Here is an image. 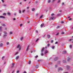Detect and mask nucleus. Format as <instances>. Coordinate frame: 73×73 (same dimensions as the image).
<instances>
[{
    "label": "nucleus",
    "instance_id": "f257e3e1",
    "mask_svg": "<svg viewBox=\"0 0 73 73\" xmlns=\"http://www.w3.org/2000/svg\"><path fill=\"white\" fill-rule=\"evenodd\" d=\"M4 34H5V35H4L3 37H5L7 36V33L5 31L4 32Z\"/></svg>",
    "mask_w": 73,
    "mask_h": 73
},
{
    "label": "nucleus",
    "instance_id": "f03ea898",
    "mask_svg": "<svg viewBox=\"0 0 73 73\" xmlns=\"http://www.w3.org/2000/svg\"><path fill=\"white\" fill-rule=\"evenodd\" d=\"M17 48H19V50H20V49H21V48L20 47V46L19 44L17 45Z\"/></svg>",
    "mask_w": 73,
    "mask_h": 73
},
{
    "label": "nucleus",
    "instance_id": "7ed1b4c3",
    "mask_svg": "<svg viewBox=\"0 0 73 73\" xmlns=\"http://www.w3.org/2000/svg\"><path fill=\"white\" fill-rule=\"evenodd\" d=\"M63 69L62 68H59V69H58V72H59V71H60V70H62Z\"/></svg>",
    "mask_w": 73,
    "mask_h": 73
},
{
    "label": "nucleus",
    "instance_id": "20e7f679",
    "mask_svg": "<svg viewBox=\"0 0 73 73\" xmlns=\"http://www.w3.org/2000/svg\"><path fill=\"white\" fill-rule=\"evenodd\" d=\"M72 41V43H73V40H72V39H69V40H68V41L69 42H70V41Z\"/></svg>",
    "mask_w": 73,
    "mask_h": 73
},
{
    "label": "nucleus",
    "instance_id": "39448f33",
    "mask_svg": "<svg viewBox=\"0 0 73 73\" xmlns=\"http://www.w3.org/2000/svg\"><path fill=\"white\" fill-rule=\"evenodd\" d=\"M44 47L42 48V50L41 51L42 53L43 52V51H44Z\"/></svg>",
    "mask_w": 73,
    "mask_h": 73
},
{
    "label": "nucleus",
    "instance_id": "423d86ee",
    "mask_svg": "<svg viewBox=\"0 0 73 73\" xmlns=\"http://www.w3.org/2000/svg\"><path fill=\"white\" fill-rule=\"evenodd\" d=\"M44 25V23H42L40 27H43Z\"/></svg>",
    "mask_w": 73,
    "mask_h": 73
},
{
    "label": "nucleus",
    "instance_id": "0eeeda50",
    "mask_svg": "<svg viewBox=\"0 0 73 73\" xmlns=\"http://www.w3.org/2000/svg\"><path fill=\"white\" fill-rule=\"evenodd\" d=\"M58 59V58L56 57V58L54 59V61H56Z\"/></svg>",
    "mask_w": 73,
    "mask_h": 73
},
{
    "label": "nucleus",
    "instance_id": "6e6552de",
    "mask_svg": "<svg viewBox=\"0 0 73 73\" xmlns=\"http://www.w3.org/2000/svg\"><path fill=\"white\" fill-rule=\"evenodd\" d=\"M47 36L48 37V38H49L50 37V36L49 35H47Z\"/></svg>",
    "mask_w": 73,
    "mask_h": 73
},
{
    "label": "nucleus",
    "instance_id": "1a4fd4ad",
    "mask_svg": "<svg viewBox=\"0 0 73 73\" xmlns=\"http://www.w3.org/2000/svg\"><path fill=\"white\" fill-rule=\"evenodd\" d=\"M70 60V59L69 58H67V61H69V60Z\"/></svg>",
    "mask_w": 73,
    "mask_h": 73
},
{
    "label": "nucleus",
    "instance_id": "9d476101",
    "mask_svg": "<svg viewBox=\"0 0 73 73\" xmlns=\"http://www.w3.org/2000/svg\"><path fill=\"white\" fill-rule=\"evenodd\" d=\"M7 14L8 15H9V16H10V15H11V13L9 12L7 13Z\"/></svg>",
    "mask_w": 73,
    "mask_h": 73
},
{
    "label": "nucleus",
    "instance_id": "9b49d317",
    "mask_svg": "<svg viewBox=\"0 0 73 73\" xmlns=\"http://www.w3.org/2000/svg\"><path fill=\"white\" fill-rule=\"evenodd\" d=\"M28 49H29V46H27V47L26 49V51H28Z\"/></svg>",
    "mask_w": 73,
    "mask_h": 73
},
{
    "label": "nucleus",
    "instance_id": "f8f14e48",
    "mask_svg": "<svg viewBox=\"0 0 73 73\" xmlns=\"http://www.w3.org/2000/svg\"><path fill=\"white\" fill-rule=\"evenodd\" d=\"M51 19H52V20H53V19H54V17H51Z\"/></svg>",
    "mask_w": 73,
    "mask_h": 73
},
{
    "label": "nucleus",
    "instance_id": "ddd939ff",
    "mask_svg": "<svg viewBox=\"0 0 73 73\" xmlns=\"http://www.w3.org/2000/svg\"><path fill=\"white\" fill-rule=\"evenodd\" d=\"M20 40L21 41H22L23 40V37H22L20 38Z\"/></svg>",
    "mask_w": 73,
    "mask_h": 73
},
{
    "label": "nucleus",
    "instance_id": "4468645a",
    "mask_svg": "<svg viewBox=\"0 0 73 73\" xmlns=\"http://www.w3.org/2000/svg\"><path fill=\"white\" fill-rule=\"evenodd\" d=\"M35 68H38V65H36L35 66Z\"/></svg>",
    "mask_w": 73,
    "mask_h": 73
},
{
    "label": "nucleus",
    "instance_id": "2eb2a0df",
    "mask_svg": "<svg viewBox=\"0 0 73 73\" xmlns=\"http://www.w3.org/2000/svg\"><path fill=\"white\" fill-rule=\"evenodd\" d=\"M69 47L70 48H72V45L70 44V45Z\"/></svg>",
    "mask_w": 73,
    "mask_h": 73
},
{
    "label": "nucleus",
    "instance_id": "dca6fc26",
    "mask_svg": "<svg viewBox=\"0 0 73 73\" xmlns=\"http://www.w3.org/2000/svg\"><path fill=\"white\" fill-rule=\"evenodd\" d=\"M67 69H69V68H70V67L69 66H67Z\"/></svg>",
    "mask_w": 73,
    "mask_h": 73
},
{
    "label": "nucleus",
    "instance_id": "f3484780",
    "mask_svg": "<svg viewBox=\"0 0 73 73\" xmlns=\"http://www.w3.org/2000/svg\"><path fill=\"white\" fill-rule=\"evenodd\" d=\"M0 18H4V19H5V17H4L3 16H0Z\"/></svg>",
    "mask_w": 73,
    "mask_h": 73
},
{
    "label": "nucleus",
    "instance_id": "a211bd4d",
    "mask_svg": "<svg viewBox=\"0 0 73 73\" xmlns=\"http://www.w3.org/2000/svg\"><path fill=\"white\" fill-rule=\"evenodd\" d=\"M63 53H64V54L66 53V51H63Z\"/></svg>",
    "mask_w": 73,
    "mask_h": 73
},
{
    "label": "nucleus",
    "instance_id": "6ab92c4d",
    "mask_svg": "<svg viewBox=\"0 0 73 73\" xmlns=\"http://www.w3.org/2000/svg\"><path fill=\"white\" fill-rule=\"evenodd\" d=\"M3 44L1 43L0 44V46H1H1H3Z\"/></svg>",
    "mask_w": 73,
    "mask_h": 73
},
{
    "label": "nucleus",
    "instance_id": "aec40b11",
    "mask_svg": "<svg viewBox=\"0 0 73 73\" xmlns=\"http://www.w3.org/2000/svg\"><path fill=\"white\" fill-rule=\"evenodd\" d=\"M35 10V8H33L32 9V11H34Z\"/></svg>",
    "mask_w": 73,
    "mask_h": 73
},
{
    "label": "nucleus",
    "instance_id": "412c9836",
    "mask_svg": "<svg viewBox=\"0 0 73 73\" xmlns=\"http://www.w3.org/2000/svg\"><path fill=\"white\" fill-rule=\"evenodd\" d=\"M19 58V56H17L16 57V59H18V58Z\"/></svg>",
    "mask_w": 73,
    "mask_h": 73
},
{
    "label": "nucleus",
    "instance_id": "4be33fe9",
    "mask_svg": "<svg viewBox=\"0 0 73 73\" xmlns=\"http://www.w3.org/2000/svg\"><path fill=\"white\" fill-rule=\"evenodd\" d=\"M43 15H42L40 17V18H42V17H43Z\"/></svg>",
    "mask_w": 73,
    "mask_h": 73
},
{
    "label": "nucleus",
    "instance_id": "5701e85b",
    "mask_svg": "<svg viewBox=\"0 0 73 73\" xmlns=\"http://www.w3.org/2000/svg\"><path fill=\"white\" fill-rule=\"evenodd\" d=\"M2 26H3V27H5V24H2Z\"/></svg>",
    "mask_w": 73,
    "mask_h": 73
},
{
    "label": "nucleus",
    "instance_id": "b1692460",
    "mask_svg": "<svg viewBox=\"0 0 73 73\" xmlns=\"http://www.w3.org/2000/svg\"><path fill=\"white\" fill-rule=\"evenodd\" d=\"M48 53V51L46 50L45 52V54H46V53Z\"/></svg>",
    "mask_w": 73,
    "mask_h": 73
},
{
    "label": "nucleus",
    "instance_id": "393cba45",
    "mask_svg": "<svg viewBox=\"0 0 73 73\" xmlns=\"http://www.w3.org/2000/svg\"><path fill=\"white\" fill-rule=\"evenodd\" d=\"M55 47V46H53L52 47V48L53 49H54V48Z\"/></svg>",
    "mask_w": 73,
    "mask_h": 73
},
{
    "label": "nucleus",
    "instance_id": "a878e982",
    "mask_svg": "<svg viewBox=\"0 0 73 73\" xmlns=\"http://www.w3.org/2000/svg\"><path fill=\"white\" fill-rule=\"evenodd\" d=\"M49 45H50V44L48 43L47 44V46H49Z\"/></svg>",
    "mask_w": 73,
    "mask_h": 73
},
{
    "label": "nucleus",
    "instance_id": "bb28decb",
    "mask_svg": "<svg viewBox=\"0 0 73 73\" xmlns=\"http://www.w3.org/2000/svg\"><path fill=\"white\" fill-rule=\"evenodd\" d=\"M31 61H29V64H31Z\"/></svg>",
    "mask_w": 73,
    "mask_h": 73
},
{
    "label": "nucleus",
    "instance_id": "cd10ccee",
    "mask_svg": "<svg viewBox=\"0 0 73 73\" xmlns=\"http://www.w3.org/2000/svg\"><path fill=\"white\" fill-rule=\"evenodd\" d=\"M50 2V0H48V3H49Z\"/></svg>",
    "mask_w": 73,
    "mask_h": 73
},
{
    "label": "nucleus",
    "instance_id": "c85d7f7f",
    "mask_svg": "<svg viewBox=\"0 0 73 73\" xmlns=\"http://www.w3.org/2000/svg\"><path fill=\"white\" fill-rule=\"evenodd\" d=\"M12 33H13L12 32H10V35H12Z\"/></svg>",
    "mask_w": 73,
    "mask_h": 73
},
{
    "label": "nucleus",
    "instance_id": "c756f323",
    "mask_svg": "<svg viewBox=\"0 0 73 73\" xmlns=\"http://www.w3.org/2000/svg\"><path fill=\"white\" fill-rule=\"evenodd\" d=\"M62 35H63L64 34V32H62L61 33Z\"/></svg>",
    "mask_w": 73,
    "mask_h": 73
},
{
    "label": "nucleus",
    "instance_id": "7c9ffc66",
    "mask_svg": "<svg viewBox=\"0 0 73 73\" xmlns=\"http://www.w3.org/2000/svg\"><path fill=\"white\" fill-rule=\"evenodd\" d=\"M18 52H16L15 54V55H16V54H18Z\"/></svg>",
    "mask_w": 73,
    "mask_h": 73
},
{
    "label": "nucleus",
    "instance_id": "2f4dec72",
    "mask_svg": "<svg viewBox=\"0 0 73 73\" xmlns=\"http://www.w3.org/2000/svg\"><path fill=\"white\" fill-rule=\"evenodd\" d=\"M51 43H53V40H51Z\"/></svg>",
    "mask_w": 73,
    "mask_h": 73
},
{
    "label": "nucleus",
    "instance_id": "473e14b6",
    "mask_svg": "<svg viewBox=\"0 0 73 73\" xmlns=\"http://www.w3.org/2000/svg\"><path fill=\"white\" fill-rule=\"evenodd\" d=\"M61 23H62V24H63V23H64V22H63V21H61L60 22Z\"/></svg>",
    "mask_w": 73,
    "mask_h": 73
},
{
    "label": "nucleus",
    "instance_id": "72a5a7b5",
    "mask_svg": "<svg viewBox=\"0 0 73 73\" xmlns=\"http://www.w3.org/2000/svg\"><path fill=\"white\" fill-rule=\"evenodd\" d=\"M3 15H4V16L6 15V14L5 13H4L3 14Z\"/></svg>",
    "mask_w": 73,
    "mask_h": 73
},
{
    "label": "nucleus",
    "instance_id": "f704fd0d",
    "mask_svg": "<svg viewBox=\"0 0 73 73\" xmlns=\"http://www.w3.org/2000/svg\"><path fill=\"white\" fill-rule=\"evenodd\" d=\"M60 0H59L58 1V3H60Z\"/></svg>",
    "mask_w": 73,
    "mask_h": 73
},
{
    "label": "nucleus",
    "instance_id": "c9c22d12",
    "mask_svg": "<svg viewBox=\"0 0 73 73\" xmlns=\"http://www.w3.org/2000/svg\"><path fill=\"white\" fill-rule=\"evenodd\" d=\"M38 38H37L36 41V42H37V41H38Z\"/></svg>",
    "mask_w": 73,
    "mask_h": 73
},
{
    "label": "nucleus",
    "instance_id": "e433bc0d",
    "mask_svg": "<svg viewBox=\"0 0 73 73\" xmlns=\"http://www.w3.org/2000/svg\"><path fill=\"white\" fill-rule=\"evenodd\" d=\"M9 42H7V45H9Z\"/></svg>",
    "mask_w": 73,
    "mask_h": 73
},
{
    "label": "nucleus",
    "instance_id": "4c0bfd02",
    "mask_svg": "<svg viewBox=\"0 0 73 73\" xmlns=\"http://www.w3.org/2000/svg\"><path fill=\"white\" fill-rule=\"evenodd\" d=\"M38 14H36V15H35V16H38Z\"/></svg>",
    "mask_w": 73,
    "mask_h": 73
},
{
    "label": "nucleus",
    "instance_id": "58836bf2",
    "mask_svg": "<svg viewBox=\"0 0 73 73\" xmlns=\"http://www.w3.org/2000/svg\"><path fill=\"white\" fill-rule=\"evenodd\" d=\"M38 57V55H36V56H35V58H37V57Z\"/></svg>",
    "mask_w": 73,
    "mask_h": 73
},
{
    "label": "nucleus",
    "instance_id": "ea45409f",
    "mask_svg": "<svg viewBox=\"0 0 73 73\" xmlns=\"http://www.w3.org/2000/svg\"><path fill=\"white\" fill-rule=\"evenodd\" d=\"M25 10H23V11H22L23 13H24V12H25Z\"/></svg>",
    "mask_w": 73,
    "mask_h": 73
},
{
    "label": "nucleus",
    "instance_id": "a19ab883",
    "mask_svg": "<svg viewBox=\"0 0 73 73\" xmlns=\"http://www.w3.org/2000/svg\"><path fill=\"white\" fill-rule=\"evenodd\" d=\"M54 15V13H52L51 15V16H53Z\"/></svg>",
    "mask_w": 73,
    "mask_h": 73
},
{
    "label": "nucleus",
    "instance_id": "79ce46f5",
    "mask_svg": "<svg viewBox=\"0 0 73 73\" xmlns=\"http://www.w3.org/2000/svg\"><path fill=\"white\" fill-rule=\"evenodd\" d=\"M41 61V60H38V62L39 61Z\"/></svg>",
    "mask_w": 73,
    "mask_h": 73
},
{
    "label": "nucleus",
    "instance_id": "37998d69",
    "mask_svg": "<svg viewBox=\"0 0 73 73\" xmlns=\"http://www.w3.org/2000/svg\"><path fill=\"white\" fill-rule=\"evenodd\" d=\"M21 26H23V24H21L20 25V27H21Z\"/></svg>",
    "mask_w": 73,
    "mask_h": 73
},
{
    "label": "nucleus",
    "instance_id": "c03bdc74",
    "mask_svg": "<svg viewBox=\"0 0 73 73\" xmlns=\"http://www.w3.org/2000/svg\"><path fill=\"white\" fill-rule=\"evenodd\" d=\"M63 62L64 63H65L66 62V61H65V60H63Z\"/></svg>",
    "mask_w": 73,
    "mask_h": 73
},
{
    "label": "nucleus",
    "instance_id": "a18cd8bd",
    "mask_svg": "<svg viewBox=\"0 0 73 73\" xmlns=\"http://www.w3.org/2000/svg\"><path fill=\"white\" fill-rule=\"evenodd\" d=\"M17 73H19V70H18L17 71Z\"/></svg>",
    "mask_w": 73,
    "mask_h": 73
},
{
    "label": "nucleus",
    "instance_id": "49530a36",
    "mask_svg": "<svg viewBox=\"0 0 73 73\" xmlns=\"http://www.w3.org/2000/svg\"><path fill=\"white\" fill-rule=\"evenodd\" d=\"M3 6H4V7H6V6H7V5H3Z\"/></svg>",
    "mask_w": 73,
    "mask_h": 73
},
{
    "label": "nucleus",
    "instance_id": "de8ad7c7",
    "mask_svg": "<svg viewBox=\"0 0 73 73\" xmlns=\"http://www.w3.org/2000/svg\"><path fill=\"white\" fill-rule=\"evenodd\" d=\"M4 57H5L4 56H3L2 57V60H3V58H4Z\"/></svg>",
    "mask_w": 73,
    "mask_h": 73
},
{
    "label": "nucleus",
    "instance_id": "09e8293b",
    "mask_svg": "<svg viewBox=\"0 0 73 73\" xmlns=\"http://www.w3.org/2000/svg\"><path fill=\"white\" fill-rule=\"evenodd\" d=\"M60 28V26H58L57 27V28Z\"/></svg>",
    "mask_w": 73,
    "mask_h": 73
},
{
    "label": "nucleus",
    "instance_id": "8fccbe9b",
    "mask_svg": "<svg viewBox=\"0 0 73 73\" xmlns=\"http://www.w3.org/2000/svg\"><path fill=\"white\" fill-rule=\"evenodd\" d=\"M44 55V54L43 53H42L41 54V56H43Z\"/></svg>",
    "mask_w": 73,
    "mask_h": 73
},
{
    "label": "nucleus",
    "instance_id": "3c124183",
    "mask_svg": "<svg viewBox=\"0 0 73 73\" xmlns=\"http://www.w3.org/2000/svg\"><path fill=\"white\" fill-rule=\"evenodd\" d=\"M16 13H14V15H15V16H16Z\"/></svg>",
    "mask_w": 73,
    "mask_h": 73
},
{
    "label": "nucleus",
    "instance_id": "603ef678",
    "mask_svg": "<svg viewBox=\"0 0 73 73\" xmlns=\"http://www.w3.org/2000/svg\"><path fill=\"white\" fill-rule=\"evenodd\" d=\"M58 33H57L56 34V35H58Z\"/></svg>",
    "mask_w": 73,
    "mask_h": 73
},
{
    "label": "nucleus",
    "instance_id": "864d4df0",
    "mask_svg": "<svg viewBox=\"0 0 73 73\" xmlns=\"http://www.w3.org/2000/svg\"><path fill=\"white\" fill-rule=\"evenodd\" d=\"M59 12H62V11H61V10H59Z\"/></svg>",
    "mask_w": 73,
    "mask_h": 73
},
{
    "label": "nucleus",
    "instance_id": "5fc2aeb1",
    "mask_svg": "<svg viewBox=\"0 0 73 73\" xmlns=\"http://www.w3.org/2000/svg\"><path fill=\"white\" fill-rule=\"evenodd\" d=\"M49 41H47V43H49Z\"/></svg>",
    "mask_w": 73,
    "mask_h": 73
},
{
    "label": "nucleus",
    "instance_id": "6e6d98bb",
    "mask_svg": "<svg viewBox=\"0 0 73 73\" xmlns=\"http://www.w3.org/2000/svg\"><path fill=\"white\" fill-rule=\"evenodd\" d=\"M72 20V19H71V18L69 19V20Z\"/></svg>",
    "mask_w": 73,
    "mask_h": 73
},
{
    "label": "nucleus",
    "instance_id": "4d7b16f0",
    "mask_svg": "<svg viewBox=\"0 0 73 73\" xmlns=\"http://www.w3.org/2000/svg\"><path fill=\"white\" fill-rule=\"evenodd\" d=\"M62 5H64V3H62Z\"/></svg>",
    "mask_w": 73,
    "mask_h": 73
},
{
    "label": "nucleus",
    "instance_id": "13d9d810",
    "mask_svg": "<svg viewBox=\"0 0 73 73\" xmlns=\"http://www.w3.org/2000/svg\"><path fill=\"white\" fill-rule=\"evenodd\" d=\"M1 30V27H0V30Z\"/></svg>",
    "mask_w": 73,
    "mask_h": 73
},
{
    "label": "nucleus",
    "instance_id": "bf43d9fd",
    "mask_svg": "<svg viewBox=\"0 0 73 73\" xmlns=\"http://www.w3.org/2000/svg\"><path fill=\"white\" fill-rule=\"evenodd\" d=\"M57 44V42H56L55 43V44Z\"/></svg>",
    "mask_w": 73,
    "mask_h": 73
},
{
    "label": "nucleus",
    "instance_id": "052dcab7",
    "mask_svg": "<svg viewBox=\"0 0 73 73\" xmlns=\"http://www.w3.org/2000/svg\"><path fill=\"white\" fill-rule=\"evenodd\" d=\"M21 13V10H19V13Z\"/></svg>",
    "mask_w": 73,
    "mask_h": 73
},
{
    "label": "nucleus",
    "instance_id": "680f3d73",
    "mask_svg": "<svg viewBox=\"0 0 73 73\" xmlns=\"http://www.w3.org/2000/svg\"><path fill=\"white\" fill-rule=\"evenodd\" d=\"M2 1L3 3H4V1L3 0H2Z\"/></svg>",
    "mask_w": 73,
    "mask_h": 73
},
{
    "label": "nucleus",
    "instance_id": "e2e57ef3",
    "mask_svg": "<svg viewBox=\"0 0 73 73\" xmlns=\"http://www.w3.org/2000/svg\"><path fill=\"white\" fill-rule=\"evenodd\" d=\"M24 73H27V72H26L25 71H24Z\"/></svg>",
    "mask_w": 73,
    "mask_h": 73
},
{
    "label": "nucleus",
    "instance_id": "0e129e2a",
    "mask_svg": "<svg viewBox=\"0 0 73 73\" xmlns=\"http://www.w3.org/2000/svg\"><path fill=\"white\" fill-rule=\"evenodd\" d=\"M16 20V19L15 18H14L13 20Z\"/></svg>",
    "mask_w": 73,
    "mask_h": 73
},
{
    "label": "nucleus",
    "instance_id": "69168bd1",
    "mask_svg": "<svg viewBox=\"0 0 73 73\" xmlns=\"http://www.w3.org/2000/svg\"><path fill=\"white\" fill-rule=\"evenodd\" d=\"M15 65V64H12V66H14Z\"/></svg>",
    "mask_w": 73,
    "mask_h": 73
},
{
    "label": "nucleus",
    "instance_id": "338daca9",
    "mask_svg": "<svg viewBox=\"0 0 73 73\" xmlns=\"http://www.w3.org/2000/svg\"><path fill=\"white\" fill-rule=\"evenodd\" d=\"M29 7H27V9H29Z\"/></svg>",
    "mask_w": 73,
    "mask_h": 73
},
{
    "label": "nucleus",
    "instance_id": "774afa93",
    "mask_svg": "<svg viewBox=\"0 0 73 73\" xmlns=\"http://www.w3.org/2000/svg\"><path fill=\"white\" fill-rule=\"evenodd\" d=\"M31 3V2H29V4H30Z\"/></svg>",
    "mask_w": 73,
    "mask_h": 73
}]
</instances>
